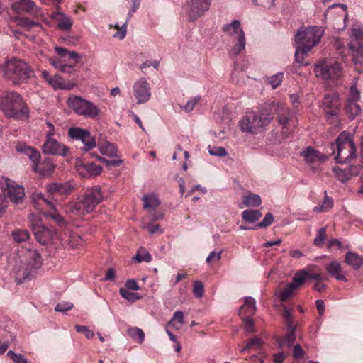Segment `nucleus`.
I'll return each instance as SVG.
<instances>
[{"label":"nucleus","mask_w":363,"mask_h":363,"mask_svg":"<svg viewBox=\"0 0 363 363\" xmlns=\"http://www.w3.org/2000/svg\"><path fill=\"white\" fill-rule=\"evenodd\" d=\"M43 264V259L37 249L22 247L18 252V261L13 272L18 284L30 278Z\"/></svg>","instance_id":"obj_1"},{"label":"nucleus","mask_w":363,"mask_h":363,"mask_svg":"<svg viewBox=\"0 0 363 363\" xmlns=\"http://www.w3.org/2000/svg\"><path fill=\"white\" fill-rule=\"evenodd\" d=\"M103 201V194L99 186H94L87 189L79 196L76 201L70 202L67 211L77 216H84L91 213Z\"/></svg>","instance_id":"obj_2"},{"label":"nucleus","mask_w":363,"mask_h":363,"mask_svg":"<svg viewBox=\"0 0 363 363\" xmlns=\"http://www.w3.org/2000/svg\"><path fill=\"white\" fill-rule=\"evenodd\" d=\"M0 72L16 84L33 76V72L30 66L26 62L16 57L1 64Z\"/></svg>","instance_id":"obj_3"},{"label":"nucleus","mask_w":363,"mask_h":363,"mask_svg":"<svg viewBox=\"0 0 363 363\" xmlns=\"http://www.w3.org/2000/svg\"><path fill=\"white\" fill-rule=\"evenodd\" d=\"M0 108L8 118L26 119L28 117V109L21 96L16 92L6 93L0 100Z\"/></svg>","instance_id":"obj_4"},{"label":"nucleus","mask_w":363,"mask_h":363,"mask_svg":"<svg viewBox=\"0 0 363 363\" xmlns=\"http://www.w3.org/2000/svg\"><path fill=\"white\" fill-rule=\"evenodd\" d=\"M272 118V114L266 111H248L240 120L239 127L243 133L255 135L268 125Z\"/></svg>","instance_id":"obj_5"},{"label":"nucleus","mask_w":363,"mask_h":363,"mask_svg":"<svg viewBox=\"0 0 363 363\" xmlns=\"http://www.w3.org/2000/svg\"><path fill=\"white\" fill-rule=\"evenodd\" d=\"M337 155L335 161L340 164L350 162L357 156V147L353 135L347 131H342L335 140Z\"/></svg>","instance_id":"obj_6"},{"label":"nucleus","mask_w":363,"mask_h":363,"mask_svg":"<svg viewBox=\"0 0 363 363\" xmlns=\"http://www.w3.org/2000/svg\"><path fill=\"white\" fill-rule=\"evenodd\" d=\"M16 149L18 152H21L29 157L33 163V170L38 173L42 177H46L54 172L55 166L50 160L45 161L42 168L38 167L40 160V154L36 149L28 146L24 143H18Z\"/></svg>","instance_id":"obj_7"},{"label":"nucleus","mask_w":363,"mask_h":363,"mask_svg":"<svg viewBox=\"0 0 363 363\" xmlns=\"http://www.w3.org/2000/svg\"><path fill=\"white\" fill-rule=\"evenodd\" d=\"M222 30L225 35L235 42L229 50V55L231 57H237L245 49L246 45L245 35L241 28L240 21L234 20L231 23L224 25Z\"/></svg>","instance_id":"obj_8"},{"label":"nucleus","mask_w":363,"mask_h":363,"mask_svg":"<svg viewBox=\"0 0 363 363\" xmlns=\"http://www.w3.org/2000/svg\"><path fill=\"white\" fill-rule=\"evenodd\" d=\"M67 104L75 113L85 118H95L101 114V110L98 106L79 96H69Z\"/></svg>","instance_id":"obj_9"},{"label":"nucleus","mask_w":363,"mask_h":363,"mask_svg":"<svg viewBox=\"0 0 363 363\" xmlns=\"http://www.w3.org/2000/svg\"><path fill=\"white\" fill-rule=\"evenodd\" d=\"M323 34V30L317 26L301 28L295 36V44L311 50L319 43Z\"/></svg>","instance_id":"obj_10"},{"label":"nucleus","mask_w":363,"mask_h":363,"mask_svg":"<svg viewBox=\"0 0 363 363\" xmlns=\"http://www.w3.org/2000/svg\"><path fill=\"white\" fill-rule=\"evenodd\" d=\"M28 219L29 227L31 228L37 241L43 245L52 244L56 236L55 230L44 225L37 215L30 214Z\"/></svg>","instance_id":"obj_11"},{"label":"nucleus","mask_w":363,"mask_h":363,"mask_svg":"<svg viewBox=\"0 0 363 363\" xmlns=\"http://www.w3.org/2000/svg\"><path fill=\"white\" fill-rule=\"evenodd\" d=\"M314 73L316 77L323 80H335L342 76V68L337 62L320 59L314 65Z\"/></svg>","instance_id":"obj_12"},{"label":"nucleus","mask_w":363,"mask_h":363,"mask_svg":"<svg viewBox=\"0 0 363 363\" xmlns=\"http://www.w3.org/2000/svg\"><path fill=\"white\" fill-rule=\"evenodd\" d=\"M349 48L352 52V60L354 65L360 71L362 67V58H363V28H357L352 29Z\"/></svg>","instance_id":"obj_13"},{"label":"nucleus","mask_w":363,"mask_h":363,"mask_svg":"<svg viewBox=\"0 0 363 363\" xmlns=\"http://www.w3.org/2000/svg\"><path fill=\"white\" fill-rule=\"evenodd\" d=\"M67 134L70 138L81 141L83 146L81 150L87 152L96 146V141L94 136H92L90 132L86 129L79 127H72L68 130Z\"/></svg>","instance_id":"obj_14"},{"label":"nucleus","mask_w":363,"mask_h":363,"mask_svg":"<svg viewBox=\"0 0 363 363\" xmlns=\"http://www.w3.org/2000/svg\"><path fill=\"white\" fill-rule=\"evenodd\" d=\"M212 0H188L187 16L190 21H195L204 14L210 8Z\"/></svg>","instance_id":"obj_15"},{"label":"nucleus","mask_w":363,"mask_h":363,"mask_svg":"<svg viewBox=\"0 0 363 363\" xmlns=\"http://www.w3.org/2000/svg\"><path fill=\"white\" fill-rule=\"evenodd\" d=\"M42 151L45 154L65 157L69 152V148L65 144L57 141L53 136H45V141L42 146Z\"/></svg>","instance_id":"obj_16"},{"label":"nucleus","mask_w":363,"mask_h":363,"mask_svg":"<svg viewBox=\"0 0 363 363\" xmlns=\"http://www.w3.org/2000/svg\"><path fill=\"white\" fill-rule=\"evenodd\" d=\"M133 91L138 104H144L150 99V86L145 78L138 79L133 86Z\"/></svg>","instance_id":"obj_17"},{"label":"nucleus","mask_w":363,"mask_h":363,"mask_svg":"<svg viewBox=\"0 0 363 363\" xmlns=\"http://www.w3.org/2000/svg\"><path fill=\"white\" fill-rule=\"evenodd\" d=\"M303 161L309 166L314 167L325 162L328 157L319 150L309 146L304 148L300 153Z\"/></svg>","instance_id":"obj_18"},{"label":"nucleus","mask_w":363,"mask_h":363,"mask_svg":"<svg viewBox=\"0 0 363 363\" xmlns=\"http://www.w3.org/2000/svg\"><path fill=\"white\" fill-rule=\"evenodd\" d=\"M2 181L7 184L6 192L10 200L14 203H21L25 198L23 186L8 178H2Z\"/></svg>","instance_id":"obj_19"},{"label":"nucleus","mask_w":363,"mask_h":363,"mask_svg":"<svg viewBox=\"0 0 363 363\" xmlns=\"http://www.w3.org/2000/svg\"><path fill=\"white\" fill-rule=\"evenodd\" d=\"M76 169L79 174L84 178H91L101 174L102 167L94 163L84 164L81 161L76 163Z\"/></svg>","instance_id":"obj_20"},{"label":"nucleus","mask_w":363,"mask_h":363,"mask_svg":"<svg viewBox=\"0 0 363 363\" xmlns=\"http://www.w3.org/2000/svg\"><path fill=\"white\" fill-rule=\"evenodd\" d=\"M62 245L68 250H75L82 248L85 245V241L78 234L69 232L65 233L61 238Z\"/></svg>","instance_id":"obj_21"},{"label":"nucleus","mask_w":363,"mask_h":363,"mask_svg":"<svg viewBox=\"0 0 363 363\" xmlns=\"http://www.w3.org/2000/svg\"><path fill=\"white\" fill-rule=\"evenodd\" d=\"M75 186L74 182L68 181L62 183H50L47 185V189L50 194L69 195L74 191Z\"/></svg>","instance_id":"obj_22"},{"label":"nucleus","mask_w":363,"mask_h":363,"mask_svg":"<svg viewBox=\"0 0 363 363\" xmlns=\"http://www.w3.org/2000/svg\"><path fill=\"white\" fill-rule=\"evenodd\" d=\"M362 168L363 164L358 166L352 165L345 169H341L339 167H334L333 168V172L338 180L342 182H345L352 176L358 175Z\"/></svg>","instance_id":"obj_23"},{"label":"nucleus","mask_w":363,"mask_h":363,"mask_svg":"<svg viewBox=\"0 0 363 363\" xmlns=\"http://www.w3.org/2000/svg\"><path fill=\"white\" fill-rule=\"evenodd\" d=\"M11 8L15 12L19 14L30 13L38 15L40 12L38 6L31 0H20L16 1L12 4Z\"/></svg>","instance_id":"obj_24"},{"label":"nucleus","mask_w":363,"mask_h":363,"mask_svg":"<svg viewBox=\"0 0 363 363\" xmlns=\"http://www.w3.org/2000/svg\"><path fill=\"white\" fill-rule=\"evenodd\" d=\"M269 110L277 115L278 121L283 129L288 130L289 110L283 104L272 103L269 106Z\"/></svg>","instance_id":"obj_25"},{"label":"nucleus","mask_w":363,"mask_h":363,"mask_svg":"<svg viewBox=\"0 0 363 363\" xmlns=\"http://www.w3.org/2000/svg\"><path fill=\"white\" fill-rule=\"evenodd\" d=\"M140 4V0H132V7L128 12V16L125 20V22L120 27L118 24H116L114 26L115 28L118 30L117 33H116L113 36L115 38H118L121 40L123 39L126 35V28L127 23L130 18V16L136 11V10L139 8Z\"/></svg>","instance_id":"obj_26"},{"label":"nucleus","mask_w":363,"mask_h":363,"mask_svg":"<svg viewBox=\"0 0 363 363\" xmlns=\"http://www.w3.org/2000/svg\"><path fill=\"white\" fill-rule=\"evenodd\" d=\"M52 18L57 22V28L64 31H69L72 27L73 22L71 18L63 12L57 11L51 16Z\"/></svg>","instance_id":"obj_27"},{"label":"nucleus","mask_w":363,"mask_h":363,"mask_svg":"<svg viewBox=\"0 0 363 363\" xmlns=\"http://www.w3.org/2000/svg\"><path fill=\"white\" fill-rule=\"evenodd\" d=\"M257 311L256 301L251 296H247L245 298L244 304L240 307L239 315L240 317H252Z\"/></svg>","instance_id":"obj_28"},{"label":"nucleus","mask_w":363,"mask_h":363,"mask_svg":"<svg viewBox=\"0 0 363 363\" xmlns=\"http://www.w3.org/2000/svg\"><path fill=\"white\" fill-rule=\"evenodd\" d=\"M326 270L330 276L335 277L336 279L345 282L347 281L345 272L342 270L341 265L339 262L336 261L330 262L326 266Z\"/></svg>","instance_id":"obj_29"},{"label":"nucleus","mask_w":363,"mask_h":363,"mask_svg":"<svg viewBox=\"0 0 363 363\" xmlns=\"http://www.w3.org/2000/svg\"><path fill=\"white\" fill-rule=\"evenodd\" d=\"M142 201H143L144 208L148 211H154L160 205L159 198L155 194L144 195Z\"/></svg>","instance_id":"obj_30"},{"label":"nucleus","mask_w":363,"mask_h":363,"mask_svg":"<svg viewBox=\"0 0 363 363\" xmlns=\"http://www.w3.org/2000/svg\"><path fill=\"white\" fill-rule=\"evenodd\" d=\"M345 261L355 270L359 269L363 264L362 257L352 252L346 253Z\"/></svg>","instance_id":"obj_31"},{"label":"nucleus","mask_w":363,"mask_h":363,"mask_svg":"<svg viewBox=\"0 0 363 363\" xmlns=\"http://www.w3.org/2000/svg\"><path fill=\"white\" fill-rule=\"evenodd\" d=\"M6 183L0 179V217L5 213L8 206L9 200L6 196Z\"/></svg>","instance_id":"obj_32"},{"label":"nucleus","mask_w":363,"mask_h":363,"mask_svg":"<svg viewBox=\"0 0 363 363\" xmlns=\"http://www.w3.org/2000/svg\"><path fill=\"white\" fill-rule=\"evenodd\" d=\"M323 105L328 108L333 109V111L330 112V114H335V110L337 109L340 106L339 96L336 94L326 95L323 99Z\"/></svg>","instance_id":"obj_33"},{"label":"nucleus","mask_w":363,"mask_h":363,"mask_svg":"<svg viewBox=\"0 0 363 363\" xmlns=\"http://www.w3.org/2000/svg\"><path fill=\"white\" fill-rule=\"evenodd\" d=\"M261 204V198L259 195L248 192L243 196V202L242 205H239L240 208H243V206L247 207H257Z\"/></svg>","instance_id":"obj_34"},{"label":"nucleus","mask_w":363,"mask_h":363,"mask_svg":"<svg viewBox=\"0 0 363 363\" xmlns=\"http://www.w3.org/2000/svg\"><path fill=\"white\" fill-rule=\"evenodd\" d=\"M49 85L51 86L54 89H72L75 86V84L69 83L65 84L61 77L59 75H55L50 79L48 82Z\"/></svg>","instance_id":"obj_35"},{"label":"nucleus","mask_w":363,"mask_h":363,"mask_svg":"<svg viewBox=\"0 0 363 363\" xmlns=\"http://www.w3.org/2000/svg\"><path fill=\"white\" fill-rule=\"evenodd\" d=\"M11 237L16 242L21 243L28 240L30 238V234L26 229L17 228L12 231Z\"/></svg>","instance_id":"obj_36"},{"label":"nucleus","mask_w":363,"mask_h":363,"mask_svg":"<svg viewBox=\"0 0 363 363\" xmlns=\"http://www.w3.org/2000/svg\"><path fill=\"white\" fill-rule=\"evenodd\" d=\"M289 332L284 337L277 340L280 348L290 347L296 338L295 330L289 329Z\"/></svg>","instance_id":"obj_37"},{"label":"nucleus","mask_w":363,"mask_h":363,"mask_svg":"<svg viewBox=\"0 0 363 363\" xmlns=\"http://www.w3.org/2000/svg\"><path fill=\"white\" fill-rule=\"evenodd\" d=\"M345 110L346 113L351 120L354 119L361 113L359 105L357 104V101H347Z\"/></svg>","instance_id":"obj_38"},{"label":"nucleus","mask_w":363,"mask_h":363,"mask_svg":"<svg viewBox=\"0 0 363 363\" xmlns=\"http://www.w3.org/2000/svg\"><path fill=\"white\" fill-rule=\"evenodd\" d=\"M262 217V213L259 210H245L242 213V218L247 223H255Z\"/></svg>","instance_id":"obj_39"},{"label":"nucleus","mask_w":363,"mask_h":363,"mask_svg":"<svg viewBox=\"0 0 363 363\" xmlns=\"http://www.w3.org/2000/svg\"><path fill=\"white\" fill-rule=\"evenodd\" d=\"M333 206V199L327 196L326 191H325V197L321 205L315 206L313 211L315 213L327 212L330 210Z\"/></svg>","instance_id":"obj_40"},{"label":"nucleus","mask_w":363,"mask_h":363,"mask_svg":"<svg viewBox=\"0 0 363 363\" xmlns=\"http://www.w3.org/2000/svg\"><path fill=\"white\" fill-rule=\"evenodd\" d=\"M308 272L305 270H300L296 272L292 279L291 284L295 287L296 289L301 287L307 279Z\"/></svg>","instance_id":"obj_41"},{"label":"nucleus","mask_w":363,"mask_h":363,"mask_svg":"<svg viewBox=\"0 0 363 363\" xmlns=\"http://www.w3.org/2000/svg\"><path fill=\"white\" fill-rule=\"evenodd\" d=\"M184 313L181 311H177L174 313L172 320L168 323L167 325H172L176 329H179L180 326L184 323Z\"/></svg>","instance_id":"obj_42"},{"label":"nucleus","mask_w":363,"mask_h":363,"mask_svg":"<svg viewBox=\"0 0 363 363\" xmlns=\"http://www.w3.org/2000/svg\"><path fill=\"white\" fill-rule=\"evenodd\" d=\"M99 150L102 155L108 157H114L117 154L116 147L111 143H106L100 145Z\"/></svg>","instance_id":"obj_43"},{"label":"nucleus","mask_w":363,"mask_h":363,"mask_svg":"<svg viewBox=\"0 0 363 363\" xmlns=\"http://www.w3.org/2000/svg\"><path fill=\"white\" fill-rule=\"evenodd\" d=\"M283 77L284 74L282 72H279L273 76L266 77L265 81L271 85L273 89H274L281 85Z\"/></svg>","instance_id":"obj_44"},{"label":"nucleus","mask_w":363,"mask_h":363,"mask_svg":"<svg viewBox=\"0 0 363 363\" xmlns=\"http://www.w3.org/2000/svg\"><path fill=\"white\" fill-rule=\"evenodd\" d=\"M128 335L136 340L138 343H143L145 339L144 332L138 328H131L128 330Z\"/></svg>","instance_id":"obj_45"},{"label":"nucleus","mask_w":363,"mask_h":363,"mask_svg":"<svg viewBox=\"0 0 363 363\" xmlns=\"http://www.w3.org/2000/svg\"><path fill=\"white\" fill-rule=\"evenodd\" d=\"M50 63L56 69L62 72H70L71 69L74 67V65L62 64L59 60L49 59Z\"/></svg>","instance_id":"obj_46"},{"label":"nucleus","mask_w":363,"mask_h":363,"mask_svg":"<svg viewBox=\"0 0 363 363\" xmlns=\"http://www.w3.org/2000/svg\"><path fill=\"white\" fill-rule=\"evenodd\" d=\"M119 293L123 298L130 302H133L141 298V296L138 293L129 291L126 289L121 288Z\"/></svg>","instance_id":"obj_47"},{"label":"nucleus","mask_w":363,"mask_h":363,"mask_svg":"<svg viewBox=\"0 0 363 363\" xmlns=\"http://www.w3.org/2000/svg\"><path fill=\"white\" fill-rule=\"evenodd\" d=\"M133 259L137 262H150L152 260V256L147 251L145 250L143 248H140L138 250Z\"/></svg>","instance_id":"obj_48"},{"label":"nucleus","mask_w":363,"mask_h":363,"mask_svg":"<svg viewBox=\"0 0 363 363\" xmlns=\"http://www.w3.org/2000/svg\"><path fill=\"white\" fill-rule=\"evenodd\" d=\"M208 151L211 155L219 157H225L228 154V152L226 151L225 148L214 145H208Z\"/></svg>","instance_id":"obj_49"},{"label":"nucleus","mask_w":363,"mask_h":363,"mask_svg":"<svg viewBox=\"0 0 363 363\" xmlns=\"http://www.w3.org/2000/svg\"><path fill=\"white\" fill-rule=\"evenodd\" d=\"M262 342L261 339L258 337H255L250 340L246 345L245 347L240 349V352L243 353L249 349H255L257 350L261 347Z\"/></svg>","instance_id":"obj_50"},{"label":"nucleus","mask_w":363,"mask_h":363,"mask_svg":"<svg viewBox=\"0 0 363 363\" xmlns=\"http://www.w3.org/2000/svg\"><path fill=\"white\" fill-rule=\"evenodd\" d=\"M296 52L295 60L300 65H303L304 57L310 50H306L303 48L295 44Z\"/></svg>","instance_id":"obj_51"},{"label":"nucleus","mask_w":363,"mask_h":363,"mask_svg":"<svg viewBox=\"0 0 363 363\" xmlns=\"http://www.w3.org/2000/svg\"><path fill=\"white\" fill-rule=\"evenodd\" d=\"M295 290V287L291 283L289 284L280 293L281 301H286L293 295Z\"/></svg>","instance_id":"obj_52"},{"label":"nucleus","mask_w":363,"mask_h":363,"mask_svg":"<svg viewBox=\"0 0 363 363\" xmlns=\"http://www.w3.org/2000/svg\"><path fill=\"white\" fill-rule=\"evenodd\" d=\"M326 230L325 228L318 230L315 238H314L313 243L316 246H322L325 240Z\"/></svg>","instance_id":"obj_53"},{"label":"nucleus","mask_w":363,"mask_h":363,"mask_svg":"<svg viewBox=\"0 0 363 363\" xmlns=\"http://www.w3.org/2000/svg\"><path fill=\"white\" fill-rule=\"evenodd\" d=\"M75 329L78 333H83L87 339H91L95 335L94 330L85 325H76Z\"/></svg>","instance_id":"obj_54"},{"label":"nucleus","mask_w":363,"mask_h":363,"mask_svg":"<svg viewBox=\"0 0 363 363\" xmlns=\"http://www.w3.org/2000/svg\"><path fill=\"white\" fill-rule=\"evenodd\" d=\"M204 288L203 284L200 281L194 282L193 294L196 298H201L203 296Z\"/></svg>","instance_id":"obj_55"},{"label":"nucleus","mask_w":363,"mask_h":363,"mask_svg":"<svg viewBox=\"0 0 363 363\" xmlns=\"http://www.w3.org/2000/svg\"><path fill=\"white\" fill-rule=\"evenodd\" d=\"M200 99H201L200 96H195V97L191 99L190 100H189L187 101V103L186 104V105H184L183 106H181L180 107L182 109H183L186 112H190L194 108L195 105L200 101Z\"/></svg>","instance_id":"obj_56"},{"label":"nucleus","mask_w":363,"mask_h":363,"mask_svg":"<svg viewBox=\"0 0 363 363\" xmlns=\"http://www.w3.org/2000/svg\"><path fill=\"white\" fill-rule=\"evenodd\" d=\"M7 356L13 361L14 363H28L21 354L15 353L13 350H9L7 352Z\"/></svg>","instance_id":"obj_57"},{"label":"nucleus","mask_w":363,"mask_h":363,"mask_svg":"<svg viewBox=\"0 0 363 363\" xmlns=\"http://www.w3.org/2000/svg\"><path fill=\"white\" fill-rule=\"evenodd\" d=\"M360 99V92L357 89L356 84L351 86L347 101H358Z\"/></svg>","instance_id":"obj_58"},{"label":"nucleus","mask_w":363,"mask_h":363,"mask_svg":"<svg viewBox=\"0 0 363 363\" xmlns=\"http://www.w3.org/2000/svg\"><path fill=\"white\" fill-rule=\"evenodd\" d=\"M274 221V216L271 213H267L262 222L257 223L256 227L265 228L272 225Z\"/></svg>","instance_id":"obj_59"},{"label":"nucleus","mask_w":363,"mask_h":363,"mask_svg":"<svg viewBox=\"0 0 363 363\" xmlns=\"http://www.w3.org/2000/svg\"><path fill=\"white\" fill-rule=\"evenodd\" d=\"M283 315L288 329L295 330L296 325L293 323L291 314L286 308H284Z\"/></svg>","instance_id":"obj_60"},{"label":"nucleus","mask_w":363,"mask_h":363,"mask_svg":"<svg viewBox=\"0 0 363 363\" xmlns=\"http://www.w3.org/2000/svg\"><path fill=\"white\" fill-rule=\"evenodd\" d=\"M74 305L71 302H62L56 305L55 310L58 312H65L71 310Z\"/></svg>","instance_id":"obj_61"},{"label":"nucleus","mask_w":363,"mask_h":363,"mask_svg":"<svg viewBox=\"0 0 363 363\" xmlns=\"http://www.w3.org/2000/svg\"><path fill=\"white\" fill-rule=\"evenodd\" d=\"M244 324H245V330L247 333H252L254 332V322L252 319V317H241Z\"/></svg>","instance_id":"obj_62"},{"label":"nucleus","mask_w":363,"mask_h":363,"mask_svg":"<svg viewBox=\"0 0 363 363\" xmlns=\"http://www.w3.org/2000/svg\"><path fill=\"white\" fill-rule=\"evenodd\" d=\"M223 251L219 252L212 251L207 257L206 261L208 264H211L213 262L219 261L221 258V254Z\"/></svg>","instance_id":"obj_63"},{"label":"nucleus","mask_w":363,"mask_h":363,"mask_svg":"<svg viewBox=\"0 0 363 363\" xmlns=\"http://www.w3.org/2000/svg\"><path fill=\"white\" fill-rule=\"evenodd\" d=\"M97 160L105 163L107 167H111V166L118 167L122 164L121 160H108L103 158L100 156H97Z\"/></svg>","instance_id":"obj_64"}]
</instances>
